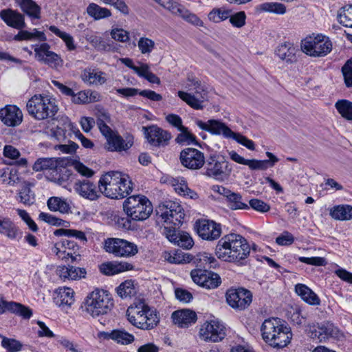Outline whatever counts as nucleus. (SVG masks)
<instances>
[{
  "label": "nucleus",
  "instance_id": "nucleus-58",
  "mask_svg": "<svg viewBox=\"0 0 352 352\" xmlns=\"http://www.w3.org/2000/svg\"><path fill=\"white\" fill-rule=\"evenodd\" d=\"M230 23L236 28H241L245 24L246 15L245 12L241 11L235 13L234 14L230 15Z\"/></svg>",
  "mask_w": 352,
  "mask_h": 352
},
{
  "label": "nucleus",
  "instance_id": "nucleus-26",
  "mask_svg": "<svg viewBox=\"0 0 352 352\" xmlns=\"http://www.w3.org/2000/svg\"><path fill=\"white\" fill-rule=\"evenodd\" d=\"M6 311L22 316L25 319H29L32 315L31 309L22 304L13 301H5L0 298V314L4 313Z\"/></svg>",
  "mask_w": 352,
  "mask_h": 352
},
{
  "label": "nucleus",
  "instance_id": "nucleus-8",
  "mask_svg": "<svg viewBox=\"0 0 352 352\" xmlns=\"http://www.w3.org/2000/svg\"><path fill=\"white\" fill-rule=\"evenodd\" d=\"M123 208L127 217L135 221L147 219L153 212V205L144 195H136L126 198Z\"/></svg>",
  "mask_w": 352,
  "mask_h": 352
},
{
  "label": "nucleus",
  "instance_id": "nucleus-28",
  "mask_svg": "<svg viewBox=\"0 0 352 352\" xmlns=\"http://www.w3.org/2000/svg\"><path fill=\"white\" fill-rule=\"evenodd\" d=\"M63 127L56 124L54 128L50 129V135L58 141H63L68 137L72 138L76 129V126L71 122L68 118H63Z\"/></svg>",
  "mask_w": 352,
  "mask_h": 352
},
{
  "label": "nucleus",
  "instance_id": "nucleus-24",
  "mask_svg": "<svg viewBox=\"0 0 352 352\" xmlns=\"http://www.w3.org/2000/svg\"><path fill=\"white\" fill-rule=\"evenodd\" d=\"M0 234L11 240H19L22 232L14 222L8 217L0 215Z\"/></svg>",
  "mask_w": 352,
  "mask_h": 352
},
{
  "label": "nucleus",
  "instance_id": "nucleus-37",
  "mask_svg": "<svg viewBox=\"0 0 352 352\" xmlns=\"http://www.w3.org/2000/svg\"><path fill=\"white\" fill-rule=\"evenodd\" d=\"M330 215L336 220H351L352 219V206L348 204L336 206L331 209Z\"/></svg>",
  "mask_w": 352,
  "mask_h": 352
},
{
  "label": "nucleus",
  "instance_id": "nucleus-5",
  "mask_svg": "<svg viewBox=\"0 0 352 352\" xmlns=\"http://www.w3.org/2000/svg\"><path fill=\"white\" fill-rule=\"evenodd\" d=\"M113 306V300L108 291L95 289L87 295L81 308L92 317H98L108 314Z\"/></svg>",
  "mask_w": 352,
  "mask_h": 352
},
{
  "label": "nucleus",
  "instance_id": "nucleus-61",
  "mask_svg": "<svg viewBox=\"0 0 352 352\" xmlns=\"http://www.w3.org/2000/svg\"><path fill=\"white\" fill-rule=\"evenodd\" d=\"M169 6L167 7L172 13L180 16L184 19H185V16L187 15L189 12L186 8L177 3V2H168Z\"/></svg>",
  "mask_w": 352,
  "mask_h": 352
},
{
  "label": "nucleus",
  "instance_id": "nucleus-40",
  "mask_svg": "<svg viewBox=\"0 0 352 352\" xmlns=\"http://www.w3.org/2000/svg\"><path fill=\"white\" fill-rule=\"evenodd\" d=\"M47 206L51 211H58L61 213H68L70 210L69 204L65 199L52 197L47 200Z\"/></svg>",
  "mask_w": 352,
  "mask_h": 352
},
{
  "label": "nucleus",
  "instance_id": "nucleus-21",
  "mask_svg": "<svg viewBox=\"0 0 352 352\" xmlns=\"http://www.w3.org/2000/svg\"><path fill=\"white\" fill-rule=\"evenodd\" d=\"M0 120L8 126L19 125L23 120V113L15 105H7L0 109Z\"/></svg>",
  "mask_w": 352,
  "mask_h": 352
},
{
  "label": "nucleus",
  "instance_id": "nucleus-48",
  "mask_svg": "<svg viewBox=\"0 0 352 352\" xmlns=\"http://www.w3.org/2000/svg\"><path fill=\"white\" fill-rule=\"evenodd\" d=\"M52 251L56 255L62 260H68L71 258L72 262H75L80 260V254H76V252H69L67 250L63 248V247L59 246V242L56 243L54 247L52 248Z\"/></svg>",
  "mask_w": 352,
  "mask_h": 352
},
{
  "label": "nucleus",
  "instance_id": "nucleus-43",
  "mask_svg": "<svg viewBox=\"0 0 352 352\" xmlns=\"http://www.w3.org/2000/svg\"><path fill=\"white\" fill-rule=\"evenodd\" d=\"M54 234L55 236H64L67 238L76 239L79 240L80 242H82L83 243H85L87 241V236L82 231L73 230V229H64V228H60L58 230H56L54 232Z\"/></svg>",
  "mask_w": 352,
  "mask_h": 352
},
{
  "label": "nucleus",
  "instance_id": "nucleus-34",
  "mask_svg": "<svg viewBox=\"0 0 352 352\" xmlns=\"http://www.w3.org/2000/svg\"><path fill=\"white\" fill-rule=\"evenodd\" d=\"M177 95L192 108L195 109H203L202 103L205 100V94L196 91L195 94H191L183 91H179Z\"/></svg>",
  "mask_w": 352,
  "mask_h": 352
},
{
  "label": "nucleus",
  "instance_id": "nucleus-10",
  "mask_svg": "<svg viewBox=\"0 0 352 352\" xmlns=\"http://www.w3.org/2000/svg\"><path fill=\"white\" fill-rule=\"evenodd\" d=\"M243 236L235 233L226 234L221 238L215 248V255L218 258L230 262V260L236 259L239 255L237 252V248H241L243 243Z\"/></svg>",
  "mask_w": 352,
  "mask_h": 352
},
{
  "label": "nucleus",
  "instance_id": "nucleus-59",
  "mask_svg": "<svg viewBox=\"0 0 352 352\" xmlns=\"http://www.w3.org/2000/svg\"><path fill=\"white\" fill-rule=\"evenodd\" d=\"M155 47L153 40L148 38H140L138 41V47L142 54L150 53Z\"/></svg>",
  "mask_w": 352,
  "mask_h": 352
},
{
  "label": "nucleus",
  "instance_id": "nucleus-54",
  "mask_svg": "<svg viewBox=\"0 0 352 352\" xmlns=\"http://www.w3.org/2000/svg\"><path fill=\"white\" fill-rule=\"evenodd\" d=\"M1 345L9 352H18L22 349V344L19 341L6 337L2 339Z\"/></svg>",
  "mask_w": 352,
  "mask_h": 352
},
{
  "label": "nucleus",
  "instance_id": "nucleus-62",
  "mask_svg": "<svg viewBox=\"0 0 352 352\" xmlns=\"http://www.w3.org/2000/svg\"><path fill=\"white\" fill-rule=\"evenodd\" d=\"M230 138H233L238 143L251 151H254L255 149L254 142L241 134L234 133L233 136H231Z\"/></svg>",
  "mask_w": 352,
  "mask_h": 352
},
{
  "label": "nucleus",
  "instance_id": "nucleus-47",
  "mask_svg": "<svg viewBox=\"0 0 352 352\" xmlns=\"http://www.w3.org/2000/svg\"><path fill=\"white\" fill-rule=\"evenodd\" d=\"M49 30L65 42L69 51H72L76 49L74 38L69 34L60 31L55 25H50L49 27Z\"/></svg>",
  "mask_w": 352,
  "mask_h": 352
},
{
  "label": "nucleus",
  "instance_id": "nucleus-63",
  "mask_svg": "<svg viewBox=\"0 0 352 352\" xmlns=\"http://www.w3.org/2000/svg\"><path fill=\"white\" fill-rule=\"evenodd\" d=\"M39 219L50 225L56 226H62L65 222L63 220L45 212H41L39 214Z\"/></svg>",
  "mask_w": 352,
  "mask_h": 352
},
{
  "label": "nucleus",
  "instance_id": "nucleus-29",
  "mask_svg": "<svg viewBox=\"0 0 352 352\" xmlns=\"http://www.w3.org/2000/svg\"><path fill=\"white\" fill-rule=\"evenodd\" d=\"M98 337L104 340H112L121 344H129L134 340V336L124 329H114L110 332L101 331L98 333Z\"/></svg>",
  "mask_w": 352,
  "mask_h": 352
},
{
  "label": "nucleus",
  "instance_id": "nucleus-57",
  "mask_svg": "<svg viewBox=\"0 0 352 352\" xmlns=\"http://www.w3.org/2000/svg\"><path fill=\"white\" fill-rule=\"evenodd\" d=\"M250 208H252L254 210L264 213L270 210L269 204L258 199H252L249 201Z\"/></svg>",
  "mask_w": 352,
  "mask_h": 352
},
{
  "label": "nucleus",
  "instance_id": "nucleus-46",
  "mask_svg": "<svg viewBox=\"0 0 352 352\" xmlns=\"http://www.w3.org/2000/svg\"><path fill=\"white\" fill-rule=\"evenodd\" d=\"M338 21L347 28H352V5L342 7L338 12Z\"/></svg>",
  "mask_w": 352,
  "mask_h": 352
},
{
  "label": "nucleus",
  "instance_id": "nucleus-9",
  "mask_svg": "<svg viewBox=\"0 0 352 352\" xmlns=\"http://www.w3.org/2000/svg\"><path fill=\"white\" fill-rule=\"evenodd\" d=\"M301 50L306 54L313 57H322L332 50V43L321 34H312L301 41Z\"/></svg>",
  "mask_w": 352,
  "mask_h": 352
},
{
  "label": "nucleus",
  "instance_id": "nucleus-44",
  "mask_svg": "<svg viewBox=\"0 0 352 352\" xmlns=\"http://www.w3.org/2000/svg\"><path fill=\"white\" fill-rule=\"evenodd\" d=\"M57 167V160L54 157L38 158L34 164L33 170L38 172L52 170Z\"/></svg>",
  "mask_w": 352,
  "mask_h": 352
},
{
  "label": "nucleus",
  "instance_id": "nucleus-19",
  "mask_svg": "<svg viewBox=\"0 0 352 352\" xmlns=\"http://www.w3.org/2000/svg\"><path fill=\"white\" fill-rule=\"evenodd\" d=\"M74 188L78 195L89 201L97 200L102 194L98 185L97 186L88 179L77 180L74 185Z\"/></svg>",
  "mask_w": 352,
  "mask_h": 352
},
{
  "label": "nucleus",
  "instance_id": "nucleus-53",
  "mask_svg": "<svg viewBox=\"0 0 352 352\" xmlns=\"http://www.w3.org/2000/svg\"><path fill=\"white\" fill-rule=\"evenodd\" d=\"M179 131H181V133L178 135L176 139L177 142L186 143V144H199L196 136L190 133L186 127L182 128Z\"/></svg>",
  "mask_w": 352,
  "mask_h": 352
},
{
  "label": "nucleus",
  "instance_id": "nucleus-17",
  "mask_svg": "<svg viewBox=\"0 0 352 352\" xmlns=\"http://www.w3.org/2000/svg\"><path fill=\"white\" fill-rule=\"evenodd\" d=\"M179 160L184 167L190 170L199 169L205 164L204 153L191 147L186 148L181 151Z\"/></svg>",
  "mask_w": 352,
  "mask_h": 352
},
{
  "label": "nucleus",
  "instance_id": "nucleus-38",
  "mask_svg": "<svg viewBox=\"0 0 352 352\" xmlns=\"http://www.w3.org/2000/svg\"><path fill=\"white\" fill-rule=\"evenodd\" d=\"M208 125L210 126L209 132L212 134L222 135L226 138H230L234 135V132L221 121L210 120Z\"/></svg>",
  "mask_w": 352,
  "mask_h": 352
},
{
  "label": "nucleus",
  "instance_id": "nucleus-55",
  "mask_svg": "<svg viewBox=\"0 0 352 352\" xmlns=\"http://www.w3.org/2000/svg\"><path fill=\"white\" fill-rule=\"evenodd\" d=\"M241 248H237L236 254L239 253V255L236 256V259L230 260V262H240L248 258L250 252V246L248 244L247 240L243 237V243H241Z\"/></svg>",
  "mask_w": 352,
  "mask_h": 352
},
{
  "label": "nucleus",
  "instance_id": "nucleus-32",
  "mask_svg": "<svg viewBox=\"0 0 352 352\" xmlns=\"http://www.w3.org/2000/svg\"><path fill=\"white\" fill-rule=\"evenodd\" d=\"M295 292L300 296L302 300L309 305L316 306L320 304V299L318 296L304 284L298 283L296 285Z\"/></svg>",
  "mask_w": 352,
  "mask_h": 352
},
{
  "label": "nucleus",
  "instance_id": "nucleus-23",
  "mask_svg": "<svg viewBox=\"0 0 352 352\" xmlns=\"http://www.w3.org/2000/svg\"><path fill=\"white\" fill-rule=\"evenodd\" d=\"M0 18L10 27L22 30L26 27L24 16L12 9H3L0 11Z\"/></svg>",
  "mask_w": 352,
  "mask_h": 352
},
{
  "label": "nucleus",
  "instance_id": "nucleus-22",
  "mask_svg": "<svg viewBox=\"0 0 352 352\" xmlns=\"http://www.w3.org/2000/svg\"><path fill=\"white\" fill-rule=\"evenodd\" d=\"M61 91L65 95L72 96L73 102L78 104L96 102L100 97L98 91L92 89L80 90L76 94L74 89H61Z\"/></svg>",
  "mask_w": 352,
  "mask_h": 352
},
{
  "label": "nucleus",
  "instance_id": "nucleus-14",
  "mask_svg": "<svg viewBox=\"0 0 352 352\" xmlns=\"http://www.w3.org/2000/svg\"><path fill=\"white\" fill-rule=\"evenodd\" d=\"M226 331V327L221 322L217 320H212L206 321L201 325L199 335L201 338L205 341L217 342L225 338Z\"/></svg>",
  "mask_w": 352,
  "mask_h": 352
},
{
  "label": "nucleus",
  "instance_id": "nucleus-49",
  "mask_svg": "<svg viewBox=\"0 0 352 352\" xmlns=\"http://www.w3.org/2000/svg\"><path fill=\"white\" fill-rule=\"evenodd\" d=\"M335 107L341 116L348 120H352V102L346 100H338Z\"/></svg>",
  "mask_w": 352,
  "mask_h": 352
},
{
  "label": "nucleus",
  "instance_id": "nucleus-3",
  "mask_svg": "<svg viewBox=\"0 0 352 352\" xmlns=\"http://www.w3.org/2000/svg\"><path fill=\"white\" fill-rule=\"evenodd\" d=\"M261 331L263 340L274 348L286 346L292 338V333L285 321L270 318L263 322Z\"/></svg>",
  "mask_w": 352,
  "mask_h": 352
},
{
  "label": "nucleus",
  "instance_id": "nucleus-35",
  "mask_svg": "<svg viewBox=\"0 0 352 352\" xmlns=\"http://www.w3.org/2000/svg\"><path fill=\"white\" fill-rule=\"evenodd\" d=\"M74 292L69 287L59 288L56 290L54 302L58 307H70L74 302Z\"/></svg>",
  "mask_w": 352,
  "mask_h": 352
},
{
  "label": "nucleus",
  "instance_id": "nucleus-45",
  "mask_svg": "<svg viewBox=\"0 0 352 352\" xmlns=\"http://www.w3.org/2000/svg\"><path fill=\"white\" fill-rule=\"evenodd\" d=\"M165 258L170 263L181 264L190 263L192 260V256L184 253L180 250H177L173 252L168 253L165 256Z\"/></svg>",
  "mask_w": 352,
  "mask_h": 352
},
{
  "label": "nucleus",
  "instance_id": "nucleus-13",
  "mask_svg": "<svg viewBox=\"0 0 352 352\" xmlns=\"http://www.w3.org/2000/svg\"><path fill=\"white\" fill-rule=\"evenodd\" d=\"M195 262H197V268L192 270L190 272V276L195 283L201 287L203 280L206 281L207 273L208 270L201 269V267L214 268L217 265L216 258L211 254L207 252L199 254L197 258H195Z\"/></svg>",
  "mask_w": 352,
  "mask_h": 352
},
{
  "label": "nucleus",
  "instance_id": "nucleus-50",
  "mask_svg": "<svg viewBox=\"0 0 352 352\" xmlns=\"http://www.w3.org/2000/svg\"><path fill=\"white\" fill-rule=\"evenodd\" d=\"M136 293L131 280H126L117 288V294L122 298H126L134 296Z\"/></svg>",
  "mask_w": 352,
  "mask_h": 352
},
{
  "label": "nucleus",
  "instance_id": "nucleus-33",
  "mask_svg": "<svg viewBox=\"0 0 352 352\" xmlns=\"http://www.w3.org/2000/svg\"><path fill=\"white\" fill-rule=\"evenodd\" d=\"M107 74L98 69L89 68L84 71L82 79L90 85H102L107 80Z\"/></svg>",
  "mask_w": 352,
  "mask_h": 352
},
{
  "label": "nucleus",
  "instance_id": "nucleus-51",
  "mask_svg": "<svg viewBox=\"0 0 352 352\" xmlns=\"http://www.w3.org/2000/svg\"><path fill=\"white\" fill-rule=\"evenodd\" d=\"M221 283V279L219 275L212 271H208L206 281L203 280L202 287L211 289L218 287Z\"/></svg>",
  "mask_w": 352,
  "mask_h": 352
},
{
  "label": "nucleus",
  "instance_id": "nucleus-60",
  "mask_svg": "<svg viewBox=\"0 0 352 352\" xmlns=\"http://www.w3.org/2000/svg\"><path fill=\"white\" fill-rule=\"evenodd\" d=\"M298 261L301 263L314 266H324L327 264L326 259L323 257H305L300 256Z\"/></svg>",
  "mask_w": 352,
  "mask_h": 352
},
{
  "label": "nucleus",
  "instance_id": "nucleus-64",
  "mask_svg": "<svg viewBox=\"0 0 352 352\" xmlns=\"http://www.w3.org/2000/svg\"><path fill=\"white\" fill-rule=\"evenodd\" d=\"M74 169L82 176L87 178L91 177L94 175V171L91 168H88L82 163L80 162H75L73 164Z\"/></svg>",
  "mask_w": 352,
  "mask_h": 352
},
{
  "label": "nucleus",
  "instance_id": "nucleus-7",
  "mask_svg": "<svg viewBox=\"0 0 352 352\" xmlns=\"http://www.w3.org/2000/svg\"><path fill=\"white\" fill-rule=\"evenodd\" d=\"M26 109L29 115L38 120L53 118L58 111L55 98L42 94H35L29 99Z\"/></svg>",
  "mask_w": 352,
  "mask_h": 352
},
{
  "label": "nucleus",
  "instance_id": "nucleus-12",
  "mask_svg": "<svg viewBox=\"0 0 352 352\" xmlns=\"http://www.w3.org/2000/svg\"><path fill=\"white\" fill-rule=\"evenodd\" d=\"M104 250L118 257H130L138 252L137 245L124 239L112 238L105 241Z\"/></svg>",
  "mask_w": 352,
  "mask_h": 352
},
{
  "label": "nucleus",
  "instance_id": "nucleus-31",
  "mask_svg": "<svg viewBox=\"0 0 352 352\" xmlns=\"http://www.w3.org/2000/svg\"><path fill=\"white\" fill-rule=\"evenodd\" d=\"M57 274L60 278L65 280H77L85 276L86 270L85 268L77 267L72 265L60 266L56 270Z\"/></svg>",
  "mask_w": 352,
  "mask_h": 352
},
{
  "label": "nucleus",
  "instance_id": "nucleus-41",
  "mask_svg": "<svg viewBox=\"0 0 352 352\" xmlns=\"http://www.w3.org/2000/svg\"><path fill=\"white\" fill-rule=\"evenodd\" d=\"M227 206L232 210H249L248 204L243 201L240 193L232 192L226 201Z\"/></svg>",
  "mask_w": 352,
  "mask_h": 352
},
{
  "label": "nucleus",
  "instance_id": "nucleus-42",
  "mask_svg": "<svg viewBox=\"0 0 352 352\" xmlns=\"http://www.w3.org/2000/svg\"><path fill=\"white\" fill-rule=\"evenodd\" d=\"M87 12L95 20L104 19L111 15V12L109 9L102 8L94 3H91L88 6Z\"/></svg>",
  "mask_w": 352,
  "mask_h": 352
},
{
  "label": "nucleus",
  "instance_id": "nucleus-15",
  "mask_svg": "<svg viewBox=\"0 0 352 352\" xmlns=\"http://www.w3.org/2000/svg\"><path fill=\"white\" fill-rule=\"evenodd\" d=\"M228 304L234 309L243 310L248 307L252 300L250 291L242 288H230L226 293Z\"/></svg>",
  "mask_w": 352,
  "mask_h": 352
},
{
  "label": "nucleus",
  "instance_id": "nucleus-18",
  "mask_svg": "<svg viewBox=\"0 0 352 352\" xmlns=\"http://www.w3.org/2000/svg\"><path fill=\"white\" fill-rule=\"evenodd\" d=\"M34 50L36 59L52 67H57L62 63L60 57L54 52L50 51V45L47 43L41 45H32Z\"/></svg>",
  "mask_w": 352,
  "mask_h": 352
},
{
  "label": "nucleus",
  "instance_id": "nucleus-6",
  "mask_svg": "<svg viewBox=\"0 0 352 352\" xmlns=\"http://www.w3.org/2000/svg\"><path fill=\"white\" fill-rule=\"evenodd\" d=\"M126 315L128 320L133 326L141 329H152L160 322L157 311L142 301L129 307Z\"/></svg>",
  "mask_w": 352,
  "mask_h": 352
},
{
  "label": "nucleus",
  "instance_id": "nucleus-30",
  "mask_svg": "<svg viewBox=\"0 0 352 352\" xmlns=\"http://www.w3.org/2000/svg\"><path fill=\"white\" fill-rule=\"evenodd\" d=\"M133 265L127 262H107L100 265V271L107 276L115 275L123 272L131 270Z\"/></svg>",
  "mask_w": 352,
  "mask_h": 352
},
{
  "label": "nucleus",
  "instance_id": "nucleus-20",
  "mask_svg": "<svg viewBox=\"0 0 352 352\" xmlns=\"http://www.w3.org/2000/svg\"><path fill=\"white\" fill-rule=\"evenodd\" d=\"M146 138L148 142L155 146L165 145L170 139V134L156 125L143 127Z\"/></svg>",
  "mask_w": 352,
  "mask_h": 352
},
{
  "label": "nucleus",
  "instance_id": "nucleus-27",
  "mask_svg": "<svg viewBox=\"0 0 352 352\" xmlns=\"http://www.w3.org/2000/svg\"><path fill=\"white\" fill-rule=\"evenodd\" d=\"M298 51L297 47L290 42H285L280 44L275 50V54L281 60L289 64L297 62L296 52Z\"/></svg>",
  "mask_w": 352,
  "mask_h": 352
},
{
  "label": "nucleus",
  "instance_id": "nucleus-4",
  "mask_svg": "<svg viewBox=\"0 0 352 352\" xmlns=\"http://www.w3.org/2000/svg\"><path fill=\"white\" fill-rule=\"evenodd\" d=\"M110 121L111 118L108 113L100 112L98 113L96 124L100 133L107 140L105 148L111 152L120 153L128 151L133 144V136L129 134L121 136L107 125Z\"/></svg>",
  "mask_w": 352,
  "mask_h": 352
},
{
  "label": "nucleus",
  "instance_id": "nucleus-36",
  "mask_svg": "<svg viewBox=\"0 0 352 352\" xmlns=\"http://www.w3.org/2000/svg\"><path fill=\"white\" fill-rule=\"evenodd\" d=\"M21 9L32 19L41 18V7L33 0H16Z\"/></svg>",
  "mask_w": 352,
  "mask_h": 352
},
{
  "label": "nucleus",
  "instance_id": "nucleus-16",
  "mask_svg": "<svg viewBox=\"0 0 352 352\" xmlns=\"http://www.w3.org/2000/svg\"><path fill=\"white\" fill-rule=\"evenodd\" d=\"M198 236L204 240L218 239L222 232L221 225L209 219H198L195 225Z\"/></svg>",
  "mask_w": 352,
  "mask_h": 352
},
{
  "label": "nucleus",
  "instance_id": "nucleus-11",
  "mask_svg": "<svg viewBox=\"0 0 352 352\" xmlns=\"http://www.w3.org/2000/svg\"><path fill=\"white\" fill-rule=\"evenodd\" d=\"M232 167L222 155H212L206 161V174L217 179H223L230 175Z\"/></svg>",
  "mask_w": 352,
  "mask_h": 352
},
{
  "label": "nucleus",
  "instance_id": "nucleus-25",
  "mask_svg": "<svg viewBox=\"0 0 352 352\" xmlns=\"http://www.w3.org/2000/svg\"><path fill=\"white\" fill-rule=\"evenodd\" d=\"M171 318L175 324L180 328H186L195 323L197 317L196 313L192 310L181 309L173 311Z\"/></svg>",
  "mask_w": 352,
  "mask_h": 352
},
{
  "label": "nucleus",
  "instance_id": "nucleus-56",
  "mask_svg": "<svg viewBox=\"0 0 352 352\" xmlns=\"http://www.w3.org/2000/svg\"><path fill=\"white\" fill-rule=\"evenodd\" d=\"M230 13V10L222 11L220 9H214L208 14V19L214 23H219L227 19Z\"/></svg>",
  "mask_w": 352,
  "mask_h": 352
},
{
  "label": "nucleus",
  "instance_id": "nucleus-52",
  "mask_svg": "<svg viewBox=\"0 0 352 352\" xmlns=\"http://www.w3.org/2000/svg\"><path fill=\"white\" fill-rule=\"evenodd\" d=\"M19 201L25 206H31L34 203V193L28 186H23L20 190Z\"/></svg>",
  "mask_w": 352,
  "mask_h": 352
},
{
  "label": "nucleus",
  "instance_id": "nucleus-2",
  "mask_svg": "<svg viewBox=\"0 0 352 352\" xmlns=\"http://www.w3.org/2000/svg\"><path fill=\"white\" fill-rule=\"evenodd\" d=\"M98 188L105 197L120 199L126 197L132 192L133 186L128 175L111 171L100 178Z\"/></svg>",
  "mask_w": 352,
  "mask_h": 352
},
{
  "label": "nucleus",
  "instance_id": "nucleus-1",
  "mask_svg": "<svg viewBox=\"0 0 352 352\" xmlns=\"http://www.w3.org/2000/svg\"><path fill=\"white\" fill-rule=\"evenodd\" d=\"M157 213L161 212L160 217L165 223L179 227L184 219L185 214L182 207L177 202L166 201L160 205ZM163 234L168 240L184 249L188 250L194 245V241L190 235L176 228L166 226L163 230Z\"/></svg>",
  "mask_w": 352,
  "mask_h": 352
},
{
  "label": "nucleus",
  "instance_id": "nucleus-39",
  "mask_svg": "<svg viewBox=\"0 0 352 352\" xmlns=\"http://www.w3.org/2000/svg\"><path fill=\"white\" fill-rule=\"evenodd\" d=\"M256 9L258 12H270L276 14H284L287 11L286 6L278 2H265L258 5Z\"/></svg>",
  "mask_w": 352,
  "mask_h": 352
}]
</instances>
